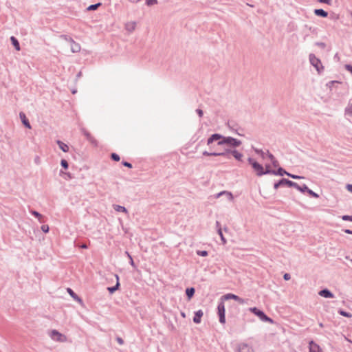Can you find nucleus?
<instances>
[{
    "instance_id": "f257e3e1",
    "label": "nucleus",
    "mask_w": 352,
    "mask_h": 352,
    "mask_svg": "<svg viewBox=\"0 0 352 352\" xmlns=\"http://www.w3.org/2000/svg\"><path fill=\"white\" fill-rule=\"evenodd\" d=\"M219 140L217 144L219 146H224V151L226 152L229 151L228 147L230 146H234L236 147L239 146L241 144V142L231 137H222L219 134H214L212 135L208 140V144H211L214 141Z\"/></svg>"
},
{
    "instance_id": "f03ea898",
    "label": "nucleus",
    "mask_w": 352,
    "mask_h": 352,
    "mask_svg": "<svg viewBox=\"0 0 352 352\" xmlns=\"http://www.w3.org/2000/svg\"><path fill=\"white\" fill-rule=\"evenodd\" d=\"M248 162L252 165V168L258 176L269 173H276L275 170L272 169V166L269 163H265V166H263L252 158H249Z\"/></svg>"
},
{
    "instance_id": "7ed1b4c3",
    "label": "nucleus",
    "mask_w": 352,
    "mask_h": 352,
    "mask_svg": "<svg viewBox=\"0 0 352 352\" xmlns=\"http://www.w3.org/2000/svg\"><path fill=\"white\" fill-rule=\"evenodd\" d=\"M256 153L261 154L263 159H268L271 164H269L272 166V169L274 170V168H276L278 166V162L277 160H275L274 157L270 153H265L263 151H256Z\"/></svg>"
},
{
    "instance_id": "20e7f679",
    "label": "nucleus",
    "mask_w": 352,
    "mask_h": 352,
    "mask_svg": "<svg viewBox=\"0 0 352 352\" xmlns=\"http://www.w3.org/2000/svg\"><path fill=\"white\" fill-rule=\"evenodd\" d=\"M249 310L253 313L254 314H255L256 316H257L262 321H264V322H268L270 323H272L273 322V320L269 318L268 316H267L263 311L259 310L258 309H257L256 307H251L249 309Z\"/></svg>"
},
{
    "instance_id": "39448f33",
    "label": "nucleus",
    "mask_w": 352,
    "mask_h": 352,
    "mask_svg": "<svg viewBox=\"0 0 352 352\" xmlns=\"http://www.w3.org/2000/svg\"><path fill=\"white\" fill-rule=\"evenodd\" d=\"M50 336L54 340L62 342L67 341V337L56 330L52 331Z\"/></svg>"
},
{
    "instance_id": "423d86ee",
    "label": "nucleus",
    "mask_w": 352,
    "mask_h": 352,
    "mask_svg": "<svg viewBox=\"0 0 352 352\" xmlns=\"http://www.w3.org/2000/svg\"><path fill=\"white\" fill-rule=\"evenodd\" d=\"M230 299L234 300L240 304H243L245 302V300L243 298L233 294H227L221 297V300H227Z\"/></svg>"
},
{
    "instance_id": "0eeeda50",
    "label": "nucleus",
    "mask_w": 352,
    "mask_h": 352,
    "mask_svg": "<svg viewBox=\"0 0 352 352\" xmlns=\"http://www.w3.org/2000/svg\"><path fill=\"white\" fill-rule=\"evenodd\" d=\"M225 311L224 304L221 302L218 305V314L219 316V321L222 324L226 322Z\"/></svg>"
},
{
    "instance_id": "6e6552de",
    "label": "nucleus",
    "mask_w": 352,
    "mask_h": 352,
    "mask_svg": "<svg viewBox=\"0 0 352 352\" xmlns=\"http://www.w3.org/2000/svg\"><path fill=\"white\" fill-rule=\"evenodd\" d=\"M238 351L239 352H254L252 346L250 345L246 344V343H241L238 346Z\"/></svg>"
},
{
    "instance_id": "1a4fd4ad",
    "label": "nucleus",
    "mask_w": 352,
    "mask_h": 352,
    "mask_svg": "<svg viewBox=\"0 0 352 352\" xmlns=\"http://www.w3.org/2000/svg\"><path fill=\"white\" fill-rule=\"evenodd\" d=\"M311 63L316 68L319 72L321 66V63L314 55L311 54L309 56Z\"/></svg>"
},
{
    "instance_id": "9d476101",
    "label": "nucleus",
    "mask_w": 352,
    "mask_h": 352,
    "mask_svg": "<svg viewBox=\"0 0 352 352\" xmlns=\"http://www.w3.org/2000/svg\"><path fill=\"white\" fill-rule=\"evenodd\" d=\"M309 352H322L320 347L313 341L309 342Z\"/></svg>"
},
{
    "instance_id": "9b49d317",
    "label": "nucleus",
    "mask_w": 352,
    "mask_h": 352,
    "mask_svg": "<svg viewBox=\"0 0 352 352\" xmlns=\"http://www.w3.org/2000/svg\"><path fill=\"white\" fill-rule=\"evenodd\" d=\"M203 311L201 310L197 311L193 318L194 322L199 324L201 322V318L203 316Z\"/></svg>"
},
{
    "instance_id": "f8f14e48",
    "label": "nucleus",
    "mask_w": 352,
    "mask_h": 352,
    "mask_svg": "<svg viewBox=\"0 0 352 352\" xmlns=\"http://www.w3.org/2000/svg\"><path fill=\"white\" fill-rule=\"evenodd\" d=\"M71 50L72 52L76 53L78 52L80 50V45L72 40L71 41Z\"/></svg>"
},
{
    "instance_id": "ddd939ff",
    "label": "nucleus",
    "mask_w": 352,
    "mask_h": 352,
    "mask_svg": "<svg viewBox=\"0 0 352 352\" xmlns=\"http://www.w3.org/2000/svg\"><path fill=\"white\" fill-rule=\"evenodd\" d=\"M319 295L324 298H333V294L328 289H322L319 292Z\"/></svg>"
},
{
    "instance_id": "4468645a",
    "label": "nucleus",
    "mask_w": 352,
    "mask_h": 352,
    "mask_svg": "<svg viewBox=\"0 0 352 352\" xmlns=\"http://www.w3.org/2000/svg\"><path fill=\"white\" fill-rule=\"evenodd\" d=\"M67 292L69 293V294L74 299L76 300V301H78L79 303L82 304V301L81 300V298H80L74 292V291L70 289V288H67Z\"/></svg>"
},
{
    "instance_id": "2eb2a0df",
    "label": "nucleus",
    "mask_w": 352,
    "mask_h": 352,
    "mask_svg": "<svg viewBox=\"0 0 352 352\" xmlns=\"http://www.w3.org/2000/svg\"><path fill=\"white\" fill-rule=\"evenodd\" d=\"M116 280H117L116 285L114 287H108L107 288L108 291L110 293H111V294L115 292L116 290H118V288H119V286H120L119 276L118 275H116Z\"/></svg>"
},
{
    "instance_id": "dca6fc26",
    "label": "nucleus",
    "mask_w": 352,
    "mask_h": 352,
    "mask_svg": "<svg viewBox=\"0 0 352 352\" xmlns=\"http://www.w3.org/2000/svg\"><path fill=\"white\" fill-rule=\"evenodd\" d=\"M19 116H20V118H21V121L23 123V124L25 126H27L28 128L30 129L31 126H30L28 119L26 118L25 115L23 113H20Z\"/></svg>"
},
{
    "instance_id": "f3484780",
    "label": "nucleus",
    "mask_w": 352,
    "mask_h": 352,
    "mask_svg": "<svg viewBox=\"0 0 352 352\" xmlns=\"http://www.w3.org/2000/svg\"><path fill=\"white\" fill-rule=\"evenodd\" d=\"M136 23L135 22H129L125 25L126 30L129 32H133L135 30Z\"/></svg>"
},
{
    "instance_id": "a211bd4d",
    "label": "nucleus",
    "mask_w": 352,
    "mask_h": 352,
    "mask_svg": "<svg viewBox=\"0 0 352 352\" xmlns=\"http://www.w3.org/2000/svg\"><path fill=\"white\" fill-rule=\"evenodd\" d=\"M57 144H58L59 148L63 152H68L69 151V146L66 144H65L64 142L58 140V141H57Z\"/></svg>"
},
{
    "instance_id": "6ab92c4d",
    "label": "nucleus",
    "mask_w": 352,
    "mask_h": 352,
    "mask_svg": "<svg viewBox=\"0 0 352 352\" xmlns=\"http://www.w3.org/2000/svg\"><path fill=\"white\" fill-rule=\"evenodd\" d=\"M314 13L316 15L320 16L322 17H326L328 15L327 12L322 9H316L314 10Z\"/></svg>"
},
{
    "instance_id": "aec40b11",
    "label": "nucleus",
    "mask_w": 352,
    "mask_h": 352,
    "mask_svg": "<svg viewBox=\"0 0 352 352\" xmlns=\"http://www.w3.org/2000/svg\"><path fill=\"white\" fill-rule=\"evenodd\" d=\"M217 229H218V234H219L221 239V241H223V243L225 244L226 243V241L223 235V233H222V230H221V226H220V223L219 222H217Z\"/></svg>"
},
{
    "instance_id": "412c9836",
    "label": "nucleus",
    "mask_w": 352,
    "mask_h": 352,
    "mask_svg": "<svg viewBox=\"0 0 352 352\" xmlns=\"http://www.w3.org/2000/svg\"><path fill=\"white\" fill-rule=\"evenodd\" d=\"M217 229H218V234H219L221 239V241H223V243L225 244L226 243V241L223 235V233H222V230H221V226H220V223L219 222H217Z\"/></svg>"
},
{
    "instance_id": "4be33fe9",
    "label": "nucleus",
    "mask_w": 352,
    "mask_h": 352,
    "mask_svg": "<svg viewBox=\"0 0 352 352\" xmlns=\"http://www.w3.org/2000/svg\"><path fill=\"white\" fill-rule=\"evenodd\" d=\"M10 40L12 41V43L14 46L16 50L19 51L20 50V45H19V43L17 41V39L14 36H12L10 38Z\"/></svg>"
},
{
    "instance_id": "5701e85b",
    "label": "nucleus",
    "mask_w": 352,
    "mask_h": 352,
    "mask_svg": "<svg viewBox=\"0 0 352 352\" xmlns=\"http://www.w3.org/2000/svg\"><path fill=\"white\" fill-rule=\"evenodd\" d=\"M203 155H206V156H219V155H224V153L223 152H219V153H209V152H207V151H204L203 153Z\"/></svg>"
},
{
    "instance_id": "b1692460",
    "label": "nucleus",
    "mask_w": 352,
    "mask_h": 352,
    "mask_svg": "<svg viewBox=\"0 0 352 352\" xmlns=\"http://www.w3.org/2000/svg\"><path fill=\"white\" fill-rule=\"evenodd\" d=\"M186 295H187L188 299L190 300L193 296V295L195 294V289L193 287L188 288L186 290Z\"/></svg>"
},
{
    "instance_id": "393cba45",
    "label": "nucleus",
    "mask_w": 352,
    "mask_h": 352,
    "mask_svg": "<svg viewBox=\"0 0 352 352\" xmlns=\"http://www.w3.org/2000/svg\"><path fill=\"white\" fill-rule=\"evenodd\" d=\"M114 209L117 211V212H125L126 213L127 212V210L126 209L123 207V206H119V205H115L113 206Z\"/></svg>"
},
{
    "instance_id": "a878e982",
    "label": "nucleus",
    "mask_w": 352,
    "mask_h": 352,
    "mask_svg": "<svg viewBox=\"0 0 352 352\" xmlns=\"http://www.w3.org/2000/svg\"><path fill=\"white\" fill-rule=\"evenodd\" d=\"M285 182L289 186H294V187H295L296 188H300V186L298 184L295 183V182H293L289 181V180H285Z\"/></svg>"
},
{
    "instance_id": "bb28decb",
    "label": "nucleus",
    "mask_w": 352,
    "mask_h": 352,
    "mask_svg": "<svg viewBox=\"0 0 352 352\" xmlns=\"http://www.w3.org/2000/svg\"><path fill=\"white\" fill-rule=\"evenodd\" d=\"M232 153L233 155V156L238 160H240L241 158L242 157V154L239 153L238 151H232Z\"/></svg>"
},
{
    "instance_id": "cd10ccee",
    "label": "nucleus",
    "mask_w": 352,
    "mask_h": 352,
    "mask_svg": "<svg viewBox=\"0 0 352 352\" xmlns=\"http://www.w3.org/2000/svg\"><path fill=\"white\" fill-rule=\"evenodd\" d=\"M101 5V3H96V4H94V5H91L89 6L88 8H87V10H96Z\"/></svg>"
},
{
    "instance_id": "c85d7f7f",
    "label": "nucleus",
    "mask_w": 352,
    "mask_h": 352,
    "mask_svg": "<svg viewBox=\"0 0 352 352\" xmlns=\"http://www.w3.org/2000/svg\"><path fill=\"white\" fill-rule=\"evenodd\" d=\"M346 113L352 116V104H349L346 108Z\"/></svg>"
},
{
    "instance_id": "c756f323",
    "label": "nucleus",
    "mask_w": 352,
    "mask_h": 352,
    "mask_svg": "<svg viewBox=\"0 0 352 352\" xmlns=\"http://www.w3.org/2000/svg\"><path fill=\"white\" fill-rule=\"evenodd\" d=\"M146 3L147 6H151L157 3V0H146Z\"/></svg>"
},
{
    "instance_id": "7c9ffc66",
    "label": "nucleus",
    "mask_w": 352,
    "mask_h": 352,
    "mask_svg": "<svg viewBox=\"0 0 352 352\" xmlns=\"http://www.w3.org/2000/svg\"><path fill=\"white\" fill-rule=\"evenodd\" d=\"M307 192L310 195H311V196H312V197H316V198H318V194H316V192H313L311 190L309 189L308 188H307Z\"/></svg>"
},
{
    "instance_id": "2f4dec72",
    "label": "nucleus",
    "mask_w": 352,
    "mask_h": 352,
    "mask_svg": "<svg viewBox=\"0 0 352 352\" xmlns=\"http://www.w3.org/2000/svg\"><path fill=\"white\" fill-rule=\"evenodd\" d=\"M340 314L343 316H345V317H347V318H351L352 316V314H350V313H347V312H345L344 311H340Z\"/></svg>"
},
{
    "instance_id": "473e14b6",
    "label": "nucleus",
    "mask_w": 352,
    "mask_h": 352,
    "mask_svg": "<svg viewBox=\"0 0 352 352\" xmlns=\"http://www.w3.org/2000/svg\"><path fill=\"white\" fill-rule=\"evenodd\" d=\"M92 144L96 146L97 145V141L91 135V138L87 139Z\"/></svg>"
},
{
    "instance_id": "72a5a7b5",
    "label": "nucleus",
    "mask_w": 352,
    "mask_h": 352,
    "mask_svg": "<svg viewBox=\"0 0 352 352\" xmlns=\"http://www.w3.org/2000/svg\"><path fill=\"white\" fill-rule=\"evenodd\" d=\"M111 158L115 160V161H117L118 162L120 160V156L116 154V153H112L111 154Z\"/></svg>"
},
{
    "instance_id": "f704fd0d",
    "label": "nucleus",
    "mask_w": 352,
    "mask_h": 352,
    "mask_svg": "<svg viewBox=\"0 0 352 352\" xmlns=\"http://www.w3.org/2000/svg\"><path fill=\"white\" fill-rule=\"evenodd\" d=\"M197 254L201 256H208V252L207 251H197Z\"/></svg>"
},
{
    "instance_id": "c9c22d12",
    "label": "nucleus",
    "mask_w": 352,
    "mask_h": 352,
    "mask_svg": "<svg viewBox=\"0 0 352 352\" xmlns=\"http://www.w3.org/2000/svg\"><path fill=\"white\" fill-rule=\"evenodd\" d=\"M41 230H42L44 232L47 233V232H49V226H48L47 225H43V226H41Z\"/></svg>"
},
{
    "instance_id": "e433bc0d",
    "label": "nucleus",
    "mask_w": 352,
    "mask_h": 352,
    "mask_svg": "<svg viewBox=\"0 0 352 352\" xmlns=\"http://www.w3.org/2000/svg\"><path fill=\"white\" fill-rule=\"evenodd\" d=\"M61 165L65 168H68V163H67V162L65 160H61Z\"/></svg>"
},
{
    "instance_id": "4c0bfd02",
    "label": "nucleus",
    "mask_w": 352,
    "mask_h": 352,
    "mask_svg": "<svg viewBox=\"0 0 352 352\" xmlns=\"http://www.w3.org/2000/svg\"><path fill=\"white\" fill-rule=\"evenodd\" d=\"M32 213L41 221V218L42 217V215L41 214L36 211H33L32 212Z\"/></svg>"
},
{
    "instance_id": "58836bf2",
    "label": "nucleus",
    "mask_w": 352,
    "mask_h": 352,
    "mask_svg": "<svg viewBox=\"0 0 352 352\" xmlns=\"http://www.w3.org/2000/svg\"><path fill=\"white\" fill-rule=\"evenodd\" d=\"M288 176L291 177L292 178H294V179H300V178H302L300 176H298V175H292V174H289V173H285Z\"/></svg>"
},
{
    "instance_id": "ea45409f",
    "label": "nucleus",
    "mask_w": 352,
    "mask_h": 352,
    "mask_svg": "<svg viewBox=\"0 0 352 352\" xmlns=\"http://www.w3.org/2000/svg\"><path fill=\"white\" fill-rule=\"evenodd\" d=\"M298 189L302 192H305V191H307V186L306 185H303L302 187L300 186V188H298Z\"/></svg>"
},
{
    "instance_id": "a19ab883",
    "label": "nucleus",
    "mask_w": 352,
    "mask_h": 352,
    "mask_svg": "<svg viewBox=\"0 0 352 352\" xmlns=\"http://www.w3.org/2000/svg\"><path fill=\"white\" fill-rule=\"evenodd\" d=\"M345 68L346 69L347 71L350 72L352 74V66L351 65H346L345 66Z\"/></svg>"
},
{
    "instance_id": "79ce46f5",
    "label": "nucleus",
    "mask_w": 352,
    "mask_h": 352,
    "mask_svg": "<svg viewBox=\"0 0 352 352\" xmlns=\"http://www.w3.org/2000/svg\"><path fill=\"white\" fill-rule=\"evenodd\" d=\"M343 220H350L352 221V217L348 215H345L342 217Z\"/></svg>"
},
{
    "instance_id": "37998d69",
    "label": "nucleus",
    "mask_w": 352,
    "mask_h": 352,
    "mask_svg": "<svg viewBox=\"0 0 352 352\" xmlns=\"http://www.w3.org/2000/svg\"><path fill=\"white\" fill-rule=\"evenodd\" d=\"M331 0H320V2L324 3H327L328 5L331 4Z\"/></svg>"
},
{
    "instance_id": "c03bdc74",
    "label": "nucleus",
    "mask_w": 352,
    "mask_h": 352,
    "mask_svg": "<svg viewBox=\"0 0 352 352\" xmlns=\"http://www.w3.org/2000/svg\"><path fill=\"white\" fill-rule=\"evenodd\" d=\"M283 278L285 280H288L290 279V275L289 274H285Z\"/></svg>"
},
{
    "instance_id": "a18cd8bd",
    "label": "nucleus",
    "mask_w": 352,
    "mask_h": 352,
    "mask_svg": "<svg viewBox=\"0 0 352 352\" xmlns=\"http://www.w3.org/2000/svg\"><path fill=\"white\" fill-rule=\"evenodd\" d=\"M123 165L124 166H126V167H129V168H131L132 167V165L130 163L126 162H123Z\"/></svg>"
},
{
    "instance_id": "49530a36",
    "label": "nucleus",
    "mask_w": 352,
    "mask_h": 352,
    "mask_svg": "<svg viewBox=\"0 0 352 352\" xmlns=\"http://www.w3.org/2000/svg\"><path fill=\"white\" fill-rule=\"evenodd\" d=\"M126 254H127L128 256L130 258V263H131V265L133 266L134 265V263H133L132 257L131 256V255L128 252H126Z\"/></svg>"
},
{
    "instance_id": "de8ad7c7",
    "label": "nucleus",
    "mask_w": 352,
    "mask_h": 352,
    "mask_svg": "<svg viewBox=\"0 0 352 352\" xmlns=\"http://www.w3.org/2000/svg\"><path fill=\"white\" fill-rule=\"evenodd\" d=\"M84 135L86 136L87 139H89L91 136V135L89 132H87V131H85L84 133Z\"/></svg>"
},
{
    "instance_id": "09e8293b",
    "label": "nucleus",
    "mask_w": 352,
    "mask_h": 352,
    "mask_svg": "<svg viewBox=\"0 0 352 352\" xmlns=\"http://www.w3.org/2000/svg\"><path fill=\"white\" fill-rule=\"evenodd\" d=\"M346 188L349 191H350L351 192H352V185L351 184H349L347 185L346 186Z\"/></svg>"
},
{
    "instance_id": "8fccbe9b",
    "label": "nucleus",
    "mask_w": 352,
    "mask_h": 352,
    "mask_svg": "<svg viewBox=\"0 0 352 352\" xmlns=\"http://www.w3.org/2000/svg\"><path fill=\"white\" fill-rule=\"evenodd\" d=\"M117 340H118V343H119V344H123V340H122V338H118L117 339Z\"/></svg>"
},
{
    "instance_id": "3c124183",
    "label": "nucleus",
    "mask_w": 352,
    "mask_h": 352,
    "mask_svg": "<svg viewBox=\"0 0 352 352\" xmlns=\"http://www.w3.org/2000/svg\"><path fill=\"white\" fill-rule=\"evenodd\" d=\"M197 113H198V114H199V116L200 117H201V116H202V115H203V111H202L201 110H200V109L197 110Z\"/></svg>"
},
{
    "instance_id": "603ef678",
    "label": "nucleus",
    "mask_w": 352,
    "mask_h": 352,
    "mask_svg": "<svg viewBox=\"0 0 352 352\" xmlns=\"http://www.w3.org/2000/svg\"><path fill=\"white\" fill-rule=\"evenodd\" d=\"M344 232L348 234H352V231L350 230H345Z\"/></svg>"
},
{
    "instance_id": "864d4df0",
    "label": "nucleus",
    "mask_w": 352,
    "mask_h": 352,
    "mask_svg": "<svg viewBox=\"0 0 352 352\" xmlns=\"http://www.w3.org/2000/svg\"><path fill=\"white\" fill-rule=\"evenodd\" d=\"M80 247H81L82 248H85V249L87 248V245H86V244H82Z\"/></svg>"
},
{
    "instance_id": "5fc2aeb1",
    "label": "nucleus",
    "mask_w": 352,
    "mask_h": 352,
    "mask_svg": "<svg viewBox=\"0 0 352 352\" xmlns=\"http://www.w3.org/2000/svg\"><path fill=\"white\" fill-rule=\"evenodd\" d=\"M278 186H279V184H276L274 185V188H277L278 187Z\"/></svg>"
},
{
    "instance_id": "6e6d98bb",
    "label": "nucleus",
    "mask_w": 352,
    "mask_h": 352,
    "mask_svg": "<svg viewBox=\"0 0 352 352\" xmlns=\"http://www.w3.org/2000/svg\"><path fill=\"white\" fill-rule=\"evenodd\" d=\"M182 316L183 317H185V314H184V313H182Z\"/></svg>"
}]
</instances>
